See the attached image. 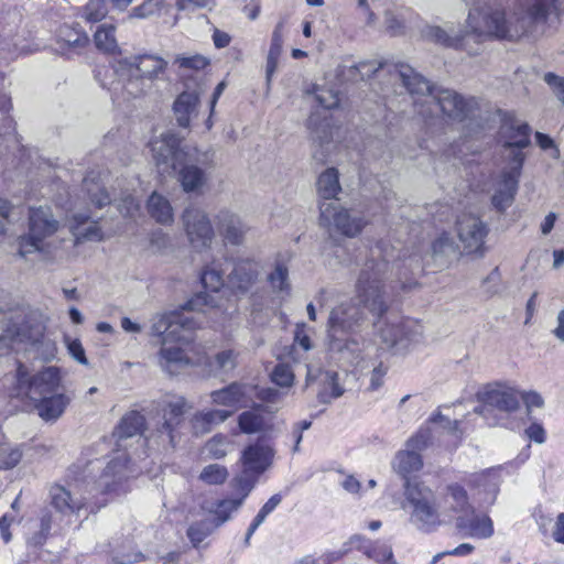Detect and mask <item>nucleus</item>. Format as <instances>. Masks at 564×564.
Here are the masks:
<instances>
[{
    "label": "nucleus",
    "instance_id": "nucleus-1",
    "mask_svg": "<svg viewBox=\"0 0 564 564\" xmlns=\"http://www.w3.org/2000/svg\"><path fill=\"white\" fill-rule=\"evenodd\" d=\"M393 251V248L388 251L383 241L371 248L355 285L358 303L352 300L341 302L329 313V350L350 365L359 366L362 361L365 343L360 333L366 325L364 308L378 318L388 311L384 278L390 260L394 259Z\"/></svg>",
    "mask_w": 564,
    "mask_h": 564
},
{
    "label": "nucleus",
    "instance_id": "nucleus-2",
    "mask_svg": "<svg viewBox=\"0 0 564 564\" xmlns=\"http://www.w3.org/2000/svg\"><path fill=\"white\" fill-rule=\"evenodd\" d=\"M470 3L467 29L464 34L449 35L440 26H432L427 36L446 46L463 45L468 34L477 39L497 37L514 41L523 35L544 33V25L558 21L564 0H513L516 22L507 21L503 0H465Z\"/></svg>",
    "mask_w": 564,
    "mask_h": 564
},
{
    "label": "nucleus",
    "instance_id": "nucleus-3",
    "mask_svg": "<svg viewBox=\"0 0 564 564\" xmlns=\"http://www.w3.org/2000/svg\"><path fill=\"white\" fill-rule=\"evenodd\" d=\"M392 76L399 79L412 96L416 112L423 118L442 113L451 121L463 122L471 118L478 108L476 98H465L448 88L433 87L427 79L409 65L393 66Z\"/></svg>",
    "mask_w": 564,
    "mask_h": 564
},
{
    "label": "nucleus",
    "instance_id": "nucleus-4",
    "mask_svg": "<svg viewBox=\"0 0 564 564\" xmlns=\"http://www.w3.org/2000/svg\"><path fill=\"white\" fill-rule=\"evenodd\" d=\"M530 127L516 118L506 119L499 130V142L502 145V169L492 177L491 203L499 212H505L514 200L519 178L525 160L523 149L530 141Z\"/></svg>",
    "mask_w": 564,
    "mask_h": 564
},
{
    "label": "nucleus",
    "instance_id": "nucleus-5",
    "mask_svg": "<svg viewBox=\"0 0 564 564\" xmlns=\"http://www.w3.org/2000/svg\"><path fill=\"white\" fill-rule=\"evenodd\" d=\"M167 62L158 55L143 54L131 58H123L117 63L116 74L124 93L133 98L145 94L165 70Z\"/></svg>",
    "mask_w": 564,
    "mask_h": 564
},
{
    "label": "nucleus",
    "instance_id": "nucleus-6",
    "mask_svg": "<svg viewBox=\"0 0 564 564\" xmlns=\"http://www.w3.org/2000/svg\"><path fill=\"white\" fill-rule=\"evenodd\" d=\"M403 509L410 523L419 531L430 533L442 525L441 511L435 492L422 484L405 481Z\"/></svg>",
    "mask_w": 564,
    "mask_h": 564
},
{
    "label": "nucleus",
    "instance_id": "nucleus-7",
    "mask_svg": "<svg viewBox=\"0 0 564 564\" xmlns=\"http://www.w3.org/2000/svg\"><path fill=\"white\" fill-rule=\"evenodd\" d=\"M59 221L51 207L31 208L29 213V232L19 240V254L25 258L34 252H45L55 242Z\"/></svg>",
    "mask_w": 564,
    "mask_h": 564
},
{
    "label": "nucleus",
    "instance_id": "nucleus-8",
    "mask_svg": "<svg viewBox=\"0 0 564 564\" xmlns=\"http://www.w3.org/2000/svg\"><path fill=\"white\" fill-rule=\"evenodd\" d=\"M2 341L15 354L23 351L29 357L42 361L53 360L57 351L55 341L45 336L44 327L41 325L23 326L18 330L8 328L0 333V343Z\"/></svg>",
    "mask_w": 564,
    "mask_h": 564
},
{
    "label": "nucleus",
    "instance_id": "nucleus-9",
    "mask_svg": "<svg viewBox=\"0 0 564 564\" xmlns=\"http://www.w3.org/2000/svg\"><path fill=\"white\" fill-rule=\"evenodd\" d=\"M17 397L28 398L34 402L59 391L61 376L58 368L50 366L32 375L22 361L17 360Z\"/></svg>",
    "mask_w": 564,
    "mask_h": 564
},
{
    "label": "nucleus",
    "instance_id": "nucleus-10",
    "mask_svg": "<svg viewBox=\"0 0 564 564\" xmlns=\"http://www.w3.org/2000/svg\"><path fill=\"white\" fill-rule=\"evenodd\" d=\"M183 137L172 131L162 133L159 138L150 141L149 147L152 158L161 173L170 174L176 171L180 162H183L194 148L182 144Z\"/></svg>",
    "mask_w": 564,
    "mask_h": 564
},
{
    "label": "nucleus",
    "instance_id": "nucleus-11",
    "mask_svg": "<svg viewBox=\"0 0 564 564\" xmlns=\"http://www.w3.org/2000/svg\"><path fill=\"white\" fill-rule=\"evenodd\" d=\"M213 155L209 151L200 152L196 148L191 155L180 162L176 171L177 180L186 193H200L208 182L207 170L213 167Z\"/></svg>",
    "mask_w": 564,
    "mask_h": 564
},
{
    "label": "nucleus",
    "instance_id": "nucleus-12",
    "mask_svg": "<svg viewBox=\"0 0 564 564\" xmlns=\"http://www.w3.org/2000/svg\"><path fill=\"white\" fill-rule=\"evenodd\" d=\"M319 223L325 227H334L346 237L354 238L362 231L368 220L364 215L346 209L336 202H321Z\"/></svg>",
    "mask_w": 564,
    "mask_h": 564
},
{
    "label": "nucleus",
    "instance_id": "nucleus-13",
    "mask_svg": "<svg viewBox=\"0 0 564 564\" xmlns=\"http://www.w3.org/2000/svg\"><path fill=\"white\" fill-rule=\"evenodd\" d=\"M158 406L162 412L163 422L156 429L155 435L145 437L147 440L155 438L159 445H174L175 427L182 422L183 415L189 406L182 395H165L158 402Z\"/></svg>",
    "mask_w": 564,
    "mask_h": 564
},
{
    "label": "nucleus",
    "instance_id": "nucleus-14",
    "mask_svg": "<svg viewBox=\"0 0 564 564\" xmlns=\"http://www.w3.org/2000/svg\"><path fill=\"white\" fill-rule=\"evenodd\" d=\"M477 400L481 405L476 406L474 412L487 417L490 409H497L502 412H513L518 410L519 392L507 384H488L482 391L477 393Z\"/></svg>",
    "mask_w": 564,
    "mask_h": 564
},
{
    "label": "nucleus",
    "instance_id": "nucleus-15",
    "mask_svg": "<svg viewBox=\"0 0 564 564\" xmlns=\"http://www.w3.org/2000/svg\"><path fill=\"white\" fill-rule=\"evenodd\" d=\"M202 284L205 289L204 292L195 294L186 303V308L189 311L206 312L208 308L218 307L216 293L225 285L224 270L220 264L213 262L207 265L200 275Z\"/></svg>",
    "mask_w": 564,
    "mask_h": 564
},
{
    "label": "nucleus",
    "instance_id": "nucleus-16",
    "mask_svg": "<svg viewBox=\"0 0 564 564\" xmlns=\"http://www.w3.org/2000/svg\"><path fill=\"white\" fill-rule=\"evenodd\" d=\"M91 490H83L78 484L68 487L54 485L50 489L51 506L63 517L78 514L87 508Z\"/></svg>",
    "mask_w": 564,
    "mask_h": 564
},
{
    "label": "nucleus",
    "instance_id": "nucleus-17",
    "mask_svg": "<svg viewBox=\"0 0 564 564\" xmlns=\"http://www.w3.org/2000/svg\"><path fill=\"white\" fill-rule=\"evenodd\" d=\"M430 441L429 430H421L399 451L393 459V469L408 480V476L419 471L423 466L421 452L426 448Z\"/></svg>",
    "mask_w": 564,
    "mask_h": 564
},
{
    "label": "nucleus",
    "instance_id": "nucleus-18",
    "mask_svg": "<svg viewBox=\"0 0 564 564\" xmlns=\"http://www.w3.org/2000/svg\"><path fill=\"white\" fill-rule=\"evenodd\" d=\"M382 341L397 350H406L422 339V326L417 322L405 318L398 323H389L380 328Z\"/></svg>",
    "mask_w": 564,
    "mask_h": 564
},
{
    "label": "nucleus",
    "instance_id": "nucleus-19",
    "mask_svg": "<svg viewBox=\"0 0 564 564\" xmlns=\"http://www.w3.org/2000/svg\"><path fill=\"white\" fill-rule=\"evenodd\" d=\"M186 235L194 248L210 246L215 232L208 215L196 206H188L182 216Z\"/></svg>",
    "mask_w": 564,
    "mask_h": 564
},
{
    "label": "nucleus",
    "instance_id": "nucleus-20",
    "mask_svg": "<svg viewBox=\"0 0 564 564\" xmlns=\"http://www.w3.org/2000/svg\"><path fill=\"white\" fill-rule=\"evenodd\" d=\"M457 234L466 252L484 254L488 228L480 218L473 215L462 216L457 220Z\"/></svg>",
    "mask_w": 564,
    "mask_h": 564
},
{
    "label": "nucleus",
    "instance_id": "nucleus-21",
    "mask_svg": "<svg viewBox=\"0 0 564 564\" xmlns=\"http://www.w3.org/2000/svg\"><path fill=\"white\" fill-rule=\"evenodd\" d=\"M128 457L126 453H119L106 466L104 473L96 482V490L102 492H119L123 481L128 478Z\"/></svg>",
    "mask_w": 564,
    "mask_h": 564
},
{
    "label": "nucleus",
    "instance_id": "nucleus-22",
    "mask_svg": "<svg viewBox=\"0 0 564 564\" xmlns=\"http://www.w3.org/2000/svg\"><path fill=\"white\" fill-rule=\"evenodd\" d=\"M456 529L465 538L489 539L494 534V522L489 516L477 513L474 509L456 518Z\"/></svg>",
    "mask_w": 564,
    "mask_h": 564
},
{
    "label": "nucleus",
    "instance_id": "nucleus-23",
    "mask_svg": "<svg viewBox=\"0 0 564 564\" xmlns=\"http://www.w3.org/2000/svg\"><path fill=\"white\" fill-rule=\"evenodd\" d=\"M258 265L250 260H241L232 263V269L227 275V285L238 295L249 294L258 279Z\"/></svg>",
    "mask_w": 564,
    "mask_h": 564
},
{
    "label": "nucleus",
    "instance_id": "nucleus-24",
    "mask_svg": "<svg viewBox=\"0 0 564 564\" xmlns=\"http://www.w3.org/2000/svg\"><path fill=\"white\" fill-rule=\"evenodd\" d=\"M273 457L274 451L270 446L254 443L243 449L240 462L243 469L260 476L271 466Z\"/></svg>",
    "mask_w": 564,
    "mask_h": 564
},
{
    "label": "nucleus",
    "instance_id": "nucleus-25",
    "mask_svg": "<svg viewBox=\"0 0 564 564\" xmlns=\"http://www.w3.org/2000/svg\"><path fill=\"white\" fill-rule=\"evenodd\" d=\"M249 391L250 388L248 386L239 382H232L225 388L212 391V403L231 408V411H235L239 408H246L248 402L251 401Z\"/></svg>",
    "mask_w": 564,
    "mask_h": 564
},
{
    "label": "nucleus",
    "instance_id": "nucleus-26",
    "mask_svg": "<svg viewBox=\"0 0 564 564\" xmlns=\"http://www.w3.org/2000/svg\"><path fill=\"white\" fill-rule=\"evenodd\" d=\"M216 221L220 234L228 243L239 246L243 242L249 226L238 215L223 209L216 215Z\"/></svg>",
    "mask_w": 564,
    "mask_h": 564
},
{
    "label": "nucleus",
    "instance_id": "nucleus-27",
    "mask_svg": "<svg viewBox=\"0 0 564 564\" xmlns=\"http://www.w3.org/2000/svg\"><path fill=\"white\" fill-rule=\"evenodd\" d=\"M70 403V397L62 391L41 398L33 402L39 416L46 422H55Z\"/></svg>",
    "mask_w": 564,
    "mask_h": 564
},
{
    "label": "nucleus",
    "instance_id": "nucleus-28",
    "mask_svg": "<svg viewBox=\"0 0 564 564\" xmlns=\"http://www.w3.org/2000/svg\"><path fill=\"white\" fill-rule=\"evenodd\" d=\"M159 364L161 368L170 375H176L180 370L191 365H197V361L191 358L176 345H170L166 339L162 340V347L159 352Z\"/></svg>",
    "mask_w": 564,
    "mask_h": 564
},
{
    "label": "nucleus",
    "instance_id": "nucleus-29",
    "mask_svg": "<svg viewBox=\"0 0 564 564\" xmlns=\"http://www.w3.org/2000/svg\"><path fill=\"white\" fill-rule=\"evenodd\" d=\"M238 354L232 349L216 352L213 357L205 356L197 360V365L205 366L209 375L215 377L227 375L237 366Z\"/></svg>",
    "mask_w": 564,
    "mask_h": 564
},
{
    "label": "nucleus",
    "instance_id": "nucleus-30",
    "mask_svg": "<svg viewBox=\"0 0 564 564\" xmlns=\"http://www.w3.org/2000/svg\"><path fill=\"white\" fill-rule=\"evenodd\" d=\"M58 52L66 55L78 52L88 44L87 34L77 26L64 24L59 28L57 34Z\"/></svg>",
    "mask_w": 564,
    "mask_h": 564
},
{
    "label": "nucleus",
    "instance_id": "nucleus-31",
    "mask_svg": "<svg viewBox=\"0 0 564 564\" xmlns=\"http://www.w3.org/2000/svg\"><path fill=\"white\" fill-rule=\"evenodd\" d=\"M180 327L189 328V319L177 314H159L152 319L151 333L154 336H163V340L167 341Z\"/></svg>",
    "mask_w": 564,
    "mask_h": 564
},
{
    "label": "nucleus",
    "instance_id": "nucleus-32",
    "mask_svg": "<svg viewBox=\"0 0 564 564\" xmlns=\"http://www.w3.org/2000/svg\"><path fill=\"white\" fill-rule=\"evenodd\" d=\"M281 299H276L272 295V292L268 290H252L249 297V310L254 318L259 314L265 316L275 313L281 306Z\"/></svg>",
    "mask_w": 564,
    "mask_h": 564
},
{
    "label": "nucleus",
    "instance_id": "nucleus-33",
    "mask_svg": "<svg viewBox=\"0 0 564 564\" xmlns=\"http://www.w3.org/2000/svg\"><path fill=\"white\" fill-rule=\"evenodd\" d=\"M91 216L87 213H76L70 223V230L77 241L102 239V234L97 221H90Z\"/></svg>",
    "mask_w": 564,
    "mask_h": 564
},
{
    "label": "nucleus",
    "instance_id": "nucleus-34",
    "mask_svg": "<svg viewBox=\"0 0 564 564\" xmlns=\"http://www.w3.org/2000/svg\"><path fill=\"white\" fill-rule=\"evenodd\" d=\"M199 95L196 90L183 91L174 102V113L178 126L187 128L196 113Z\"/></svg>",
    "mask_w": 564,
    "mask_h": 564
},
{
    "label": "nucleus",
    "instance_id": "nucleus-35",
    "mask_svg": "<svg viewBox=\"0 0 564 564\" xmlns=\"http://www.w3.org/2000/svg\"><path fill=\"white\" fill-rule=\"evenodd\" d=\"M317 194L323 202H334L341 191L339 184L338 171L335 167H329L324 171L317 178L316 183Z\"/></svg>",
    "mask_w": 564,
    "mask_h": 564
},
{
    "label": "nucleus",
    "instance_id": "nucleus-36",
    "mask_svg": "<svg viewBox=\"0 0 564 564\" xmlns=\"http://www.w3.org/2000/svg\"><path fill=\"white\" fill-rule=\"evenodd\" d=\"M444 503L446 509L459 516L466 514L473 508L466 489L459 484H451L446 487Z\"/></svg>",
    "mask_w": 564,
    "mask_h": 564
},
{
    "label": "nucleus",
    "instance_id": "nucleus-37",
    "mask_svg": "<svg viewBox=\"0 0 564 564\" xmlns=\"http://www.w3.org/2000/svg\"><path fill=\"white\" fill-rule=\"evenodd\" d=\"M321 389L317 393L321 403H330L333 399L343 395L344 388L338 382V373L330 370L321 371L318 375Z\"/></svg>",
    "mask_w": 564,
    "mask_h": 564
},
{
    "label": "nucleus",
    "instance_id": "nucleus-38",
    "mask_svg": "<svg viewBox=\"0 0 564 564\" xmlns=\"http://www.w3.org/2000/svg\"><path fill=\"white\" fill-rule=\"evenodd\" d=\"M350 543H358L357 549L361 551L367 557L378 563H386L392 560V550L386 543H372L369 540L359 535L351 538Z\"/></svg>",
    "mask_w": 564,
    "mask_h": 564
},
{
    "label": "nucleus",
    "instance_id": "nucleus-39",
    "mask_svg": "<svg viewBox=\"0 0 564 564\" xmlns=\"http://www.w3.org/2000/svg\"><path fill=\"white\" fill-rule=\"evenodd\" d=\"M83 188L90 203L97 208H102L112 202H117V198H112L106 187L100 182L96 181L93 173H89L84 178Z\"/></svg>",
    "mask_w": 564,
    "mask_h": 564
},
{
    "label": "nucleus",
    "instance_id": "nucleus-40",
    "mask_svg": "<svg viewBox=\"0 0 564 564\" xmlns=\"http://www.w3.org/2000/svg\"><path fill=\"white\" fill-rule=\"evenodd\" d=\"M307 129L311 131L313 139L318 141L321 145L329 143L332 139V127L325 112L318 110L313 111L307 119Z\"/></svg>",
    "mask_w": 564,
    "mask_h": 564
},
{
    "label": "nucleus",
    "instance_id": "nucleus-41",
    "mask_svg": "<svg viewBox=\"0 0 564 564\" xmlns=\"http://www.w3.org/2000/svg\"><path fill=\"white\" fill-rule=\"evenodd\" d=\"M144 417L139 412L132 411L126 414L116 429L115 435L118 442L139 435L144 426ZM119 446H123L119 443Z\"/></svg>",
    "mask_w": 564,
    "mask_h": 564
},
{
    "label": "nucleus",
    "instance_id": "nucleus-42",
    "mask_svg": "<svg viewBox=\"0 0 564 564\" xmlns=\"http://www.w3.org/2000/svg\"><path fill=\"white\" fill-rule=\"evenodd\" d=\"M148 212L160 224H170L173 220V208L162 195L153 192L148 199Z\"/></svg>",
    "mask_w": 564,
    "mask_h": 564
},
{
    "label": "nucleus",
    "instance_id": "nucleus-43",
    "mask_svg": "<svg viewBox=\"0 0 564 564\" xmlns=\"http://www.w3.org/2000/svg\"><path fill=\"white\" fill-rule=\"evenodd\" d=\"M234 411L212 409L197 412L193 417V425L196 430L208 432L213 425L225 422L232 415Z\"/></svg>",
    "mask_w": 564,
    "mask_h": 564
},
{
    "label": "nucleus",
    "instance_id": "nucleus-44",
    "mask_svg": "<svg viewBox=\"0 0 564 564\" xmlns=\"http://www.w3.org/2000/svg\"><path fill=\"white\" fill-rule=\"evenodd\" d=\"M268 282L273 293L289 294L291 284L289 281V268L283 260L276 259L273 270L268 274Z\"/></svg>",
    "mask_w": 564,
    "mask_h": 564
},
{
    "label": "nucleus",
    "instance_id": "nucleus-45",
    "mask_svg": "<svg viewBox=\"0 0 564 564\" xmlns=\"http://www.w3.org/2000/svg\"><path fill=\"white\" fill-rule=\"evenodd\" d=\"M241 499H224L218 501L215 507L205 508L208 510L213 522L218 528L230 519L232 512L237 511L241 507Z\"/></svg>",
    "mask_w": 564,
    "mask_h": 564
},
{
    "label": "nucleus",
    "instance_id": "nucleus-46",
    "mask_svg": "<svg viewBox=\"0 0 564 564\" xmlns=\"http://www.w3.org/2000/svg\"><path fill=\"white\" fill-rule=\"evenodd\" d=\"M216 528L210 517L204 518L189 524L187 538L193 546L197 547Z\"/></svg>",
    "mask_w": 564,
    "mask_h": 564
},
{
    "label": "nucleus",
    "instance_id": "nucleus-47",
    "mask_svg": "<svg viewBox=\"0 0 564 564\" xmlns=\"http://www.w3.org/2000/svg\"><path fill=\"white\" fill-rule=\"evenodd\" d=\"M258 478L259 476L242 468L241 473L232 479V487L238 496L236 499H241V503H243V500L254 488Z\"/></svg>",
    "mask_w": 564,
    "mask_h": 564
},
{
    "label": "nucleus",
    "instance_id": "nucleus-48",
    "mask_svg": "<svg viewBox=\"0 0 564 564\" xmlns=\"http://www.w3.org/2000/svg\"><path fill=\"white\" fill-rule=\"evenodd\" d=\"M238 425L242 433L254 434L264 429V417L257 411H245L238 416Z\"/></svg>",
    "mask_w": 564,
    "mask_h": 564
},
{
    "label": "nucleus",
    "instance_id": "nucleus-49",
    "mask_svg": "<svg viewBox=\"0 0 564 564\" xmlns=\"http://www.w3.org/2000/svg\"><path fill=\"white\" fill-rule=\"evenodd\" d=\"M115 26L111 24H102L98 28L94 37L95 44L99 50L107 53H113L117 50L118 45L115 37Z\"/></svg>",
    "mask_w": 564,
    "mask_h": 564
},
{
    "label": "nucleus",
    "instance_id": "nucleus-50",
    "mask_svg": "<svg viewBox=\"0 0 564 564\" xmlns=\"http://www.w3.org/2000/svg\"><path fill=\"white\" fill-rule=\"evenodd\" d=\"M3 440L4 436L0 433V469H10L19 464L22 452Z\"/></svg>",
    "mask_w": 564,
    "mask_h": 564
},
{
    "label": "nucleus",
    "instance_id": "nucleus-51",
    "mask_svg": "<svg viewBox=\"0 0 564 564\" xmlns=\"http://www.w3.org/2000/svg\"><path fill=\"white\" fill-rule=\"evenodd\" d=\"M229 476L227 468L219 464H210L205 466L200 474L199 480L207 485H221Z\"/></svg>",
    "mask_w": 564,
    "mask_h": 564
},
{
    "label": "nucleus",
    "instance_id": "nucleus-52",
    "mask_svg": "<svg viewBox=\"0 0 564 564\" xmlns=\"http://www.w3.org/2000/svg\"><path fill=\"white\" fill-rule=\"evenodd\" d=\"M231 442L227 436L218 434L212 437L205 445V451L214 459L224 458L230 451Z\"/></svg>",
    "mask_w": 564,
    "mask_h": 564
},
{
    "label": "nucleus",
    "instance_id": "nucleus-53",
    "mask_svg": "<svg viewBox=\"0 0 564 564\" xmlns=\"http://www.w3.org/2000/svg\"><path fill=\"white\" fill-rule=\"evenodd\" d=\"M108 13L106 0H89L83 8V18L87 22L96 23L101 21Z\"/></svg>",
    "mask_w": 564,
    "mask_h": 564
},
{
    "label": "nucleus",
    "instance_id": "nucleus-54",
    "mask_svg": "<svg viewBox=\"0 0 564 564\" xmlns=\"http://www.w3.org/2000/svg\"><path fill=\"white\" fill-rule=\"evenodd\" d=\"M456 253V245L448 234H442L432 243V254L434 258H447Z\"/></svg>",
    "mask_w": 564,
    "mask_h": 564
},
{
    "label": "nucleus",
    "instance_id": "nucleus-55",
    "mask_svg": "<svg viewBox=\"0 0 564 564\" xmlns=\"http://www.w3.org/2000/svg\"><path fill=\"white\" fill-rule=\"evenodd\" d=\"M272 381L280 387H291L294 381V372L289 364H278L272 373Z\"/></svg>",
    "mask_w": 564,
    "mask_h": 564
},
{
    "label": "nucleus",
    "instance_id": "nucleus-56",
    "mask_svg": "<svg viewBox=\"0 0 564 564\" xmlns=\"http://www.w3.org/2000/svg\"><path fill=\"white\" fill-rule=\"evenodd\" d=\"M314 94L315 100L324 110L336 108L339 104L338 94L332 89L317 87Z\"/></svg>",
    "mask_w": 564,
    "mask_h": 564
},
{
    "label": "nucleus",
    "instance_id": "nucleus-57",
    "mask_svg": "<svg viewBox=\"0 0 564 564\" xmlns=\"http://www.w3.org/2000/svg\"><path fill=\"white\" fill-rule=\"evenodd\" d=\"M118 209L124 217L133 218L140 209V204L132 194H124L118 203Z\"/></svg>",
    "mask_w": 564,
    "mask_h": 564
},
{
    "label": "nucleus",
    "instance_id": "nucleus-58",
    "mask_svg": "<svg viewBox=\"0 0 564 564\" xmlns=\"http://www.w3.org/2000/svg\"><path fill=\"white\" fill-rule=\"evenodd\" d=\"M477 481L479 485H484L486 487V490L488 491V499H486V502L488 505H492L496 500V497L498 495V491H499V485H498V481L496 480V477L495 475L492 474H482V475H479L477 476Z\"/></svg>",
    "mask_w": 564,
    "mask_h": 564
},
{
    "label": "nucleus",
    "instance_id": "nucleus-59",
    "mask_svg": "<svg viewBox=\"0 0 564 564\" xmlns=\"http://www.w3.org/2000/svg\"><path fill=\"white\" fill-rule=\"evenodd\" d=\"M1 36L3 39V41L0 44L1 51L9 52L10 54H13V55L24 54V53L33 51L28 44L21 43L20 36H18V35H15L13 39H11L10 42L7 41V34H3Z\"/></svg>",
    "mask_w": 564,
    "mask_h": 564
},
{
    "label": "nucleus",
    "instance_id": "nucleus-60",
    "mask_svg": "<svg viewBox=\"0 0 564 564\" xmlns=\"http://www.w3.org/2000/svg\"><path fill=\"white\" fill-rule=\"evenodd\" d=\"M544 82L551 87L553 94L558 101L564 102V76L554 73H546L543 77Z\"/></svg>",
    "mask_w": 564,
    "mask_h": 564
},
{
    "label": "nucleus",
    "instance_id": "nucleus-61",
    "mask_svg": "<svg viewBox=\"0 0 564 564\" xmlns=\"http://www.w3.org/2000/svg\"><path fill=\"white\" fill-rule=\"evenodd\" d=\"M175 63L182 68L203 69L208 65V61L202 55L177 56Z\"/></svg>",
    "mask_w": 564,
    "mask_h": 564
},
{
    "label": "nucleus",
    "instance_id": "nucleus-62",
    "mask_svg": "<svg viewBox=\"0 0 564 564\" xmlns=\"http://www.w3.org/2000/svg\"><path fill=\"white\" fill-rule=\"evenodd\" d=\"M162 2L159 0H145L141 6L133 9V17L148 18L162 9Z\"/></svg>",
    "mask_w": 564,
    "mask_h": 564
},
{
    "label": "nucleus",
    "instance_id": "nucleus-63",
    "mask_svg": "<svg viewBox=\"0 0 564 564\" xmlns=\"http://www.w3.org/2000/svg\"><path fill=\"white\" fill-rule=\"evenodd\" d=\"M294 345L300 346L304 351H308L312 348V343L306 333V325L304 323L297 324L295 327Z\"/></svg>",
    "mask_w": 564,
    "mask_h": 564
},
{
    "label": "nucleus",
    "instance_id": "nucleus-64",
    "mask_svg": "<svg viewBox=\"0 0 564 564\" xmlns=\"http://www.w3.org/2000/svg\"><path fill=\"white\" fill-rule=\"evenodd\" d=\"M67 349L69 355L80 365H88V359L85 355V349L78 339L67 341Z\"/></svg>",
    "mask_w": 564,
    "mask_h": 564
}]
</instances>
